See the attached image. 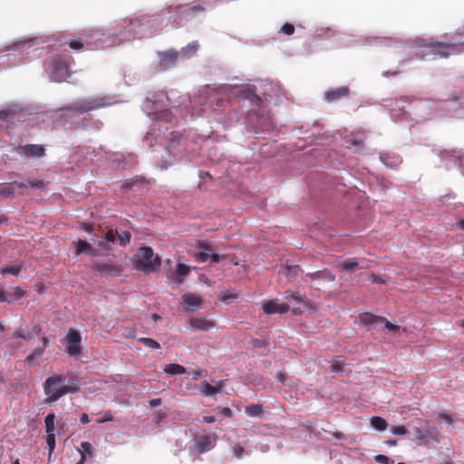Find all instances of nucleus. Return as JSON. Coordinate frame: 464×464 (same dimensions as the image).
<instances>
[{
    "label": "nucleus",
    "mask_w": 464,
    "mask_h": 464,
    "mask_svg": "<svg viewBox=\"0 0 464 464\" xmlns=\"http://www.w3.org/2000/svg\"><path fill=\"white\" fill-rule=\"evenodd\" d=\"M44 391L46 396V403L51 404L57 401L65 394L75 392L76 388L66 385L62 375L54 374L45 380Z\"/></svg>",
    "instance_id": "obj_1"
},
{
    "label": "nucleus",
    "mask_w": 464,
    "mask_h": 464,
    "mask_svg": "<svg viewBox=\"0 0 464 464\" xmlns=\"http://www.w3.org/2000/svg\"><path fill=\"white\" fill-rule=\"evenodd\" d=\"M133 262L135 268L144 272H150L160 266V258L154 255L150 246L139 248L133 257Z\"/></svg>",
    "instance_id": "obj_2"
},
{
    "label": "nucleus",
    "mask_w": 464,
    "mask_h": 464,
    "mask_svg": "<svg viewBox=\"0 0 464 464\" xmlns=\"http://www.w3.org/2000/svg\"><path fill=\"white\" fill-rule=\"evenodd\" d=\"M464 45V41L459 42H430L422 44L424 47V55H434L440 58H447L450 54V50H455L458 46Z\"/></svg>",
    "instance_id": "obj_3"
},
{
    "label": "nucleus",
    "mask_w": 464,
    "mask_h": 464,
    "mask_svg": "<svg viewBox=\"0 0 464 464\" xmlns=\"http://www.w3.org/2000/svg\"><path fill=\"white\" fill-rule=\"evenodd\" d=\"M223 92L229 95H234L242 99L249 100L253 104L260 106L262 103L261 98L256 93V87L253 85H240V86H224L222 87Z\"/></svg>",
    "instance_id": "obj_4"
},
{
    "label": "nucleus",
    "mask_w": 464,
    "mask_h": 464,
    "mask_svg": "<svg viewBox=\"0 0 464 464\" xmlns=\"http://www.w3.org/2000/svg\"><path fill=\"white\" fill-rule=\"evenodd\" d=\"M15 187L18 188H44V183L40 179L29 180L27 182H10L0 185V197L12 198L14 194Z\"/></svg>",
    "instance_id": "obj_5"
},
{
    "label": "nucleus",
    "mask_w": 464,
    "mask_h": 464,
    "mask_svg": "<svg viewBox=\"0 0 464 464\" xmlns=\"http://www.w3.org/2000/svg\"><path fill=\"white\" fill-rule=\"evenodd\" d=\"M70 76L69 63L57 55L53 57L51 79L56 82H62Z\"/></svg>",
    "instance_id": "obj_6"
},
{
    "label": "nucleus",
    "mask_w": 464,
    "mask_h": 464,
    "mask_svg": "<svg viewBox=\"0 0 464 464\" xmlns=\"http://www.w3.org/2000/svg\"><path fill=\"white\" fill-rule=\"evenodd\" d=\"M81 334L78 331L70 328L66 336L65 352L72 357H79L82 354Z\"/></svg>",
    "instance_id": "obj_7"
},
{
    "label": "nucleus",
    "mask_w": 464,
    "mask_h": 464,
    "mask_svg": "<svg viewBox=\"0 0 464 464\" xmlns=\"http://www.w3.org/2000/svg\"><path fill=\"white\" fill-rule=\"evenodd\" d=\"M103 106V103L101 100H83L77 101L72 103L70 106L66 108L68 111H72L78 113L88 112L96 109H99Z\"/></svg>",
    "instance_id": "obj_8"
},
{
    "label": "nucleus",
    "mask_w": 464,
    "mask_h": 464,
    "mask_svg": "<svg viewBox=\"0 0 464 464\" xmlns=\"http://www.w3.org/2000/svg\"><path fill=\"white\" fill-rule=\"evenodd\" d=\"M168 11L169 14H175V21L179 19L177 22L178 24L180 23L183 17L188 16L194 13L197 12H202L204 11V7L201 5H177V6H170L168 8Z\"/></svg>",
    "instance_id": "obj_9"
},
{
    "label": "nucleus",
    "mask_w": 464,
    "mask_h": 464,
    "mask_svg": "<svg viewBox=\"0 0 464 464\" xmlns=\"http://www.w3.org/2000/svg\"><path fill=\"white\" fill-rule=\"evenodd\" d=\"M15 152L21 156L41 158L45 154V149L39 144L19 145L15 148Z\"/></svg>",
    "instance_id": "obj_10"
},
{
    "label": "nucleus",
    "mask_w": 464,
    "mask_h": 464,
    "mask_svg": "<svg viewBox=\"0 0 464 464\" xmlns=\"http://www.w3.org/2000/svg\"><path fill=\"white\" fill-rule=\"evenodd\" d=\"M183 306L186 310H196L202 305L203 300L199 295L197 294H185L181 297Z\"/></svg>",
    "instance_id": "obj_11"
},
{
    "label": "nucleus",
    "mask_w": 464,
    "mask_h": 464,
    "mask_svg": "<svg viewBox=\"0 0 464 464\" xmlns=\"http://www.w3.org/2000/svg\"><path fill=\"white\" fill-rule=\"evenodd\" d=\"M350 89L347 86H342L335 89H331L325 92L324 99L328 102H334L349 95Z\"/></svg>",
    "instance_id": "obj_12"
},
{
    "label": "nucleus",
    "mask_w": 464,
    "mask_h": 464,
    "mask_svg": "<svg viewBox=\"0 0 464 464\" xmlns=\"http://www.w3.org/2000/svg\"><path fill=\"white\" fill-rule=\"evenodd\" d=\"M188 324L194 331H209L215 326V323L208 318L191 317L188 319Z\"/></svg>",
    "instance_id": "obj_13"
},
{
    "label": "nucleus",
    "mask_w": 464,
    "mask_h": 464,
    "mask_svg": "<svg viewBox=\"0 0 464 464\" xmlns=\"http://www.w3.org/2000/svg\"><path fill=\"white\" fill-rule=\"evenodd\" d=\"M262 307L266 314H285L289 310L288 304H278L275 301L264 302Z\"/></svg>",
    "instance_id": "obj_14"
},
{
    "label": "nucleus",
    "mask_w": 464,
    "mask_h": 464,
    "mask_svg": "<svg viewBox=\"0 0 464 464\" xmlns=\"http://www.w3.org/2000/svg\"><path fill=\"white\" fill-rule=\"evenodd\" d=\"M150 103L154 104V102L150 100V98L147 97V99H146V110H147L149 115H154V117L156 119H159V120H164L166 121H172V117L173 116H172L170 111L163 110V111H156L153 110V108L150 105Z\"/></svg>",
    "instance_id": "obj_15"
},
{
    "label": "nucleus",
    "mask_w": 464,
    "mask_h": 464,
    "mask_svg": "<svg viewBox=\"0 0 464 464\" xmlns=\"http://www.w3.org/2000/svg\"><path fill=\"white\" fill-rule=\"evenodd\" d=\"M92 268L102 275L110 276H119L121 272V269L119 266L105 263L96 264L92 266Z\"/></svg>",
    "instance_id": "obj_16"
},
{
    "label": "nucleus",
    "mask_w": 464,
    "mask_h": 464,
    "mask_svg": "<svg viewBox=\"0 0 464 464\" xmlns=\"http://www.w3.org/2000/svg\"><path fill=\"white\" fill-rule=\"evenodd\" d=\"M24 291L20 287H15L13 292H5L0 289V303H14L23 297Z\"/></svg>",
    "instance_id": "obj_17"
},
{
    "label": "nucleus",
    "mask_w": 464,
    "mask_h": 464,
    "mask_svg": "<svg viewBox=\"0 0 464 464\" xmlns=\"http://www.w3.org/2000/svg\"><path fill=\"white\" fill-rule=\"evenodd\" d=\"M196 450L199 453H204L214 446V440L208 435L199 436L196 440Z\"/></svg>",
    "instance_id": "obj_18"
},
{
    "label": "nucleus",
    "mask_w": 464,
    "mask_h": 464,
    "mask_svg": "<svg viewBox=\"0 0 464 464\" xmlns=\"http://www.w3.org/2000/svg\"><path fill=\"white\" fill-rule=\"evenodd\" d=\"M178 53L168 51L160 54V65L162 69H168L176 63Z\"/></svg>",
    "instance_id": "obj_19"
},
{
    "label": "nucleus",
    "mask_w": 464,
    "mask_h": 464,
    "mask_svg": "<svg viewBox=\"0 0 464 464\" xmlns=\"http://www.w3.org/2000/svg\"><path fill=\"white\" fill-rule=\"evenodd\" d=\"M306 276L313 280L322 279L328 282H334L335 280L334 274L328 268H324L315 272L307 273Z\"/></svg>",
    "instance_id": "obj_20"
},
{
    "label": "nucleus",
    "mask_w": 464,
    "mask_h": 464,
    "mask_svg": "<svg viewBox=\"0 0 464 464\" xmlns=\"http://www.w3.org/2000/svg\"><path fill=\"white\" fill-rule=\"evenodd\" d=\"M434 428H428L426 430H422L420 428L415 427L413 429L414 435L416 437V441L419 445L422 444L426 440L432 438Z\"/></svg>",
    "instance_id": "obj_21"
},
{
    "label": "nucleus",
    "mask_w": 464,
    "mask_h": 464,
    "mask_svg": "<svg viewBox=\"0 0 464 464\" xmlns=\"http://www.w3.org/2000/svg\"><path fill=\"white\" fill-rule=\"evenodd\" d=\"M338 268L343 271H354L360 267L357 258H348L343 262H340L336 266Z\"/></svg>",
    "instance_id": "obj_22"
},
{
    "label": "nucleus",
    "mask_w": 464,
    "mask_h": 464,
    "mask_svg": "<svg viewBox=\"0 0 464 464\" xmlns=\"http://www.w3.org/2000/svg\"><path fill=\"white\" fill-rule=\"evenodd\" d=\"M222 382H220L217 386H212L208 382H204L201 384L200 392L205 395L212 396L219 392L222 390Z\"/></svg>",
    "instance_id": "obj_23"
},
{
    "label": "nucleus",
    "mask_w": 464,
    "mask_h": 464,
    "mask_svg": "<svg viewBox=\"0 0 464 464\" xmlns=\"http://www.w3.org/2000/svg\"><path fill=\"white\" fill-rule=\"evenodd\" d=\"M81 448H82V450L80 451L81 459L76 464H84V462L87 459V456L90 458H92L93 456L92 446L90 442H88V441L82 442Z\"/></svg>",
    "instance_id": "obj_24"
},
{
    "label": "nucleus",
    "mask_w": 464,
    "mask_h": 464,
    "mask_svg": "<svg viewBox=\"0 0 464 464\" xmlns=\"http://www.w3.org/2000/svg\"><path fill=\"white\" fill-rule=\"evenodd\" d=\"M359 318L360 322L365 325L381 323L382 320H384V317L374 315L371 313H362L360 314Z\"/></svg>",
    "instance_id": "obj_25"
},
{
    "label": "nucleus",
    "mask_w": 464,
    "mask_h": 464,
    "mask_svg": "<svg viewBox=\"0 0 464 464\" xmlns=\"http://www.w3.org/2000/svg\"><path fill=\"white\" fill-rule=\"evenodd\" d=\"M44 353V347H36L34 350L28 354L24 359L25 365L31 366L34 361L42 358Z\"/></svg>",
    "instance_id": "obj_26"
},
{
    "label": "nucleus",
    "mask_w": 464,
    "mask_h": 464,
    "mask_svg": "<svg viewBox=\"0 0 464 464\" xmlns=\"http://www.w3.org/2000/svg\"><path fill=\"white\" fill-rule=\"evenodd\" d=\"M370 423L373 429L379 431L385 430L388 427L387 421L379 416L372 417L370 420Z\"/></svg>",
    "instance_id": "obj_27"
},
{
    "label": "nucleus",
    "mask_w": 464,
    "mask_h": 464,
    "mask_svg": "<svg viewBox=\"0 0 464 464\" xmlns=\"http://www.w3.org/2000/svg\"><path fill=\"white\" fill-rule=\"evenodd\" d=\"M164 372L169 375L183 374L186 372V368L178 363L167 364Z\"/></svg>",
    "instance_id": "obj_28"
},
{
    "label": "nucleus",
    "mask_w": 464,
    "mask_h": 464,
    "mask_svg": "<svg viewBox=\"0 0 464 464\" xmlns=\"http://www.w3.org/2000/svg\"><path fill=\"white\" fill-rule=\"evenodd\" d=\"M83 252H88L90 255H92V256L95 255V251L92 247L91 244H89L85 240L80 239V240H78V242L76 244V254L79 255Z\"/></svg>",
    "instance_id": "obj_29"
},
{
    "label": "nucleus",
    "mask_w": 464,
    "mask_h": 464,
    "mask_svg": "<svg viewBox=\"0 0 464 464\" xmlns=\"http://www.w3.org/2000/svg\"><path fill=\"white\" fill-rule=\"evenodd\" d=\"M245 412L249 417H260L263 414L261 404H251L245 408Z\"/></svg>",
    "instance_id": "obj_30"
},
{
    "label": "nucleus",
    "mask_w": 464,
    "mask_h": 464,
    "mask_svg": "<svg viewBox=\"0 0 464 464\" xmlns=\"http://www.w3.org/2000/svg\"><path fill=\"white\" fill-rule=\"evenodd\" d=\"M116 231L114 232L112 229H109L105 233L104 240H101L98 242V246L102 248L108 249L107 244L113 243L116 240Z\"/></svg>",
    "instance_id": "obj_31"
},
{
    "label": "nucleus",
    "mask_w": 464,
    "mask_h": 464,
    "mask_svg": "<svg viewBox=\"0 0 464 464\" xmlns=\"http://www.w3.org/2000/svg\"><path fill=\"white\" fill-rule=\"evenodd\" d=\"M117 239L121 246H126L130 242L131 234L127 230H116Z\"/></svg>",
    "instance_id": "obj_32"
},
{
    "label": "nucleus",
    "mask_w": 464,
    "mask_h": 464,
    "mask_svg": "<svg viewBox=\"0 0 464 464\" xmlns=\"http://www.w3.org/2000/svg\"><path fill=\"white\" fill-rule=\"evenodd\" d=\"M54 420L55 416L53 413H49L46 415L44 419L45 428H46V433L48 434H54L55 426H54Z\"/></svg>",
    "instance_id": "obj_33"
},
{
    "label": "nucleus",
    "mask_w": 464,
    "mask_h": 464,
    "mask_svg": "<svg viewBox=\"0 0 464 464\" xmlns=\"http://www.w3.org/2000/svg\"><path fill=\"white\" fill-rule=\"evenodd\" d=\"M237 297L238 295L234 290H227L221 295L219 300L226 304H229L233 300H236Z\"/></svg>",
    "instance_id": "obj_34"
},
{
    "label": "nucleus",
    "mask_w": 464,
    "mask_h": 464,
    "mask_svg": "<svg viewBox=\"0 0 464 464\" xmlns=\"http://www.w3.org/2000/svg\"><path fill=\"white\" fill-rule=\"evenodd\" d=\"M190 269L188 266L184 265V264H178L177 266V269H176V274H177V276H178V280L179 282L182 281V278L188 275Z\"/></svg>",
    "instance_id": "obj_35"
},
{
    "label": "nucleus",
    "mask_w": 464,
    "mask_h": 464,
    "mask_svg": "<svg viewBox=\"0 0 464 464\" xmlns=\"http://www.w3.org/2000/svg\"><path fill=\"white\" fill-rule=\"evenodd\" d=\"M138 341L142 343L145 346L151 348V349H160V343L151 338L141 337V338H139Z\"/></svg>",
    "instance_id": "obj_36"
},
{
    "label": "nucleus",
    "mask_w": 464,
    "mask_h": 464,
    "mask_svg": "<svg viewBox=\"0 0 464 464\" xmlns=\"http://www.w3.org/2000/svg\"><path fill=\"white\" fill-rule=\"evenodd\" d=\"M140 26H141V24L139 21H130L126 25L123 26L124 32L121 34H132L136 31V28Z\"/></svg>",
    "instance_id": "obj_37"
},
{
    "label": "nucleus",
    "mask_w": 464,
    "mask_h": 464,
    "mask_svg": "<svg viewBox=\"0 0 464 464\" xmlns=\"http://www.w3.org/2000/svg\"><path fill=\"white\" fill-rule=\"evenodd\" d=\"M86 42L82 41V39H72L70 40L67 44L68 46L72 50H81L84 47Z\"/></svg>",
    "instance_id": "obj_38"
},
{
    "label": "nucleus",
    "mask_w": 464,
    "mask_h": 464,
    "mask_svg": "<svg viewBox=\"0 0 464 464\" xmlns=\"http://www.w3.org/2000/svg\"><path fill=\"white\" fill-rule=\"evenodd\" d=\"M285 298L287 301L294 300L297 304H302L304 302V297L298 292H286Z\"/></svg>",
    "instance_id": "obj_39"
},
{
    "label": "nucleus",
    "mask_w": 464,
    "mask_h": 464,
    "mask_svg": "<svg viewBox=\"0 0 464 464\" xmlns=\"http://www.w3.org/2000/svg\"><path fill=\"white\" fill-rule=\"evenodd\" d=\"M370 280L374 284L385 285L390 280V278L386 276H379L376 274H371Z\"/></svg>",
    "instance_id": "obj_40"
},
{
    "label": "nucleus",
    "mask_w": 464,
    "mask_h": 464,
    "mask_svg": "<svg viewBox=\"0 0 464 464\" xmlns=\"http://www.w3.org/2000/svg\"><path fill=\"white\" fill-rule=\"evenodd\" d=\"M20 272V266H5L1 268L2 274H12V275H18Z\"/></svg>",
    "instance_id": "obj_41"
},
{
    "label": "nucleus",
    "mask_w": 464,
    "mask_h": 464,
    "mask_svg": "<svg viewBox=\"0 0 464 464\" xmlns=\"http://www.w3.org/2000/svg\"><path fill=\"white\" fill-rule=\"evenodd\" d=\"M13 338H20L28 341L32 339V335L29 333L25 334L22 328H19L14 332Z\"/></svg>",
    "instance_id": "obj_42"
},
{
    "label": "nucleus",
    "mask_w": 464,
    "mask_h": 464,
    "mask_svg": "<svg viewBox=\"0 0 464 464\" xmlns=\"http://www.w3.org/2000/svg\"><path fill=\"white\" fill-rule=\"evenodd\" d=\"M46 443L49 450V456H51L55 449V434L46 435Z\"/></svg>",
    "instance_id": "obj_43"
},
{
    "label": "nucleus",
    "mask_w": 464,
    "mask_h": 464,
    "mask_svg": "<svg viewBox=\"0 0 464 464\" xmlns=\"http://www.w3.org/2000/svg\"><path fill=\"white\" fill-rule=\"evenodd\" d=\"M198 248L201 251H205V252H208V253H212L214 250L212 243L209 241H207V240L200 241L198 243Z\"/></svg>",
    "instance_id": "obj_44"
},
{
    "label": "nucleus",
    "mask_w": 464,
    "mask_h": 464,
    "mask_svg": "<svg viewBox=\"0 0 464 464\" xmlns=\"http://www.w3.org/2000/svg\"><path fill=\"white\" fill-rule=\"evenodd\" d=\"M210 253L199 250L195 254L198 262L204 263L209 259Z\"/></svg>",
    "instance_id": "obj_45"
},
{
    "label": "nucleus",
    "mask_w": 464,
    "mask_h": 464,
    "mask_svg": "<svg viewBox=\"0 0 464 464\" xmlns=\"http://www.w3.org/2000/svg\"><path fill=\"white\" fill-rule=\"evenodd\" d=\"M191 375L194 380H198L203 377H206L208 375V373H207V371H205L201 368H198L197 370H195L191 372Z\"/></svg>",
    "instance_id": "obj_46"
},
{
    "label": "nucleus",
    "mask_w": 464,
    "mask_h": 464,
    "mask_svg": "<svg viewBox=\"0 0 464 464\" xmlns=\"http://www.w3.org/2000/svg\"><path fill=\"white\" fill-rule=\"evenodd\" d=\"M280 32L286 35H292L295 32V27L293 24L286 23L281 27Z\"/></svg>",
    "instance_id": "obj_47"
},
{
    "label": "nucleus",
    "mask_w": 464,
    "mask_h": 464,
    "mask_svg": "<svg viewBox=\"0 0 464 464\" xmlns=\"http://www.w3.org/2000/svg\"><path fill=\"white\" fill-rule=\"evenodd\" d=\"M244 451V448L239 443H237L233 446V454L236 458L241 459Z\"/></svg>",
    "instance_id": "obj_48"
},
{
    "label": "nucleus",
    "mask_w": 464,
    "mask_h": 464,
    "mask_svg": "<svg viewBox=\"0 0 464 464\" xmlns=\"http://www.w3.org/2000/svg\"><path fill=\"white\" fill-rule=\"evenodd\" d=\"M391 431L394 435H405L407 429L404 426H393L391 428Z\"/></svg>",
    "instance_id": "obj_49"
},
{
    "label": "nucleus",
    "mask_w": 464,
    "mask_h": 464,
    "mask_svg": "<svg viewBox=\"0 0 464 464\" xmlns=\"http://www.w3.org/2000/svg\"><path fill=\"white\" fill-rule=\"evenodd\" d=\"M14 114V111L13 110H2L0 111V119L1 120H8L11 116Z\"/></svg>",
    "instance_id": "obj_50"
},
{
    "label": "nucleus",
    "mask_w": 464,
    "mask_h": 464,
    "mask_svg": "<svg viewBox=\"0 0 464 464\" xmlns=\"http://www.w3.org/2000/svg\"><path fill=\"white\" fill-rule=\"evenodd\" d=\"M382 323H384V326L385 328H387L389 331H392V332H397L399 329H400V326L396 325V324H392L391 322H389L387 319L384 318V320H382Z\"/></svg>",
    "instance_id": "obj_51"
},
{
    "label": "nucleus",
    "mask_w": 464,
    "mask_h": 464,
    "mask_svg": "<svg viewBox=\"0 0 464 464\" xmlns=\"http://www.w3.org/2000/svg\"><path fill=\"white\" fill-rule=\"evenodd\" d=\"M112 419H113V416H112L111 412L110 411H107L104 412L102 418L98 420L97 422L103 423V422H107V421H111Z\"/></svg>",
    "instance_id": "obj_52"
},
{
    "label": "nucleus",
    "mask_w": 464,
    "mask_h": 464,
    "mask_svg": "<svg viewBox=\"0 0 464 464\" xmlns=\"http://www.w3.org/2000/svg\"><path fill=\"white\" fill-rule=\"evenodd\" d=\"M342 369H343V363H341L340 362H338L336 360H334L332 362V365H331V371L333 372H339L342 371Z\"/></svg>",
    "instance_id": "obj_53"
},
{
    "label": "nucleus",
    "mask_w": 464,
    "mask_h": 464,
    "mask_svg": "<svg viewBox=\"0 0 464 464\" xmlns=\"http://www.w3.org/2000/svg\"><path fill=\"white\" fill-rule=\"evenodd\" d=\"M374 459L381 464H390L391 462L390 459L387 456L382 454L376 455L374 457Z\"/></svg>",
    "instance_id": "obj_54"
},
{
    "label": "nucleus",
    "mask_w": 464,
    "mask_h": 464,
    "mask_svg": "<svg viewBox=\"0 0 464 464\" xmlns=\"http://www.w3.org/2000/svg\"><path fill=\"white\" fill-rule=\"evenodd\" d=\"M286 269L289 276L297 275L301 270L298 266H286Z\"/></svg>",
    "instance_id": "obj_55"
},
{
    "label": "nucleus",
    "mask_w": 464,
    "mask_h": 464,
    "mask_svg": "<svg viewBox=\"0 0 464 464\" xmlns=\"http://www.w3.org/2000/svg\"><path fill=\"white\" fill-rule=\"evenodd\" d=\"M42 332V327L40 324H34L33 327H32V330L31 332H29V334H31L32 337L33 336H37L41 334Z\"/></svg>",
    "instance_id": "obj_56"
},
{
    "label": "nucleus",
    "mask_w": 464,
    "mask_h": 464,
    "mask_svg": "<svg viewBox=\"0 0 464 464\" xmlns=\"http://www.w3.org/2000/svg\"><path fill=\"white\" fill-rule=\"evenodd\" d=\"M81 228L83 229L84 231H86L87 233H93L94 229H93V226L92 224H88V223H82L81 224Z\"/></svg>",
    "instance_id": "obj_57"
},
{
    "label": "nucleus",
    "mask_w": 464,
    "mask_h": 464,
    "mask_svg": "<svg viewBox=\"0 0 464 464\" xmlns=\"http://www.w3.org/2000/svg\"><path fill=\"white\" fill-rule=\"evenodd\" d=\"M439 418L440 420H445L447 423L449 424H452L453 423V419L450 415L449 414H446V413H439Z\"/></svg>",
    "instance_id": "obj_58"
},
{
    "label": "nucleus",
    "mask_w": 464,
    "mask_h": 464,
    "mask_svg": "<svg viewBox=\"0 0 464 464\" xmlns=\"http://www.w3.org/2000/svg\"><path fill=\"white\" fill-rule=\"evenodd\" d=\"M221 258H223V256L218 254L210 253L209 255V259L212 263H218L221 260Z\"/></svg>",
    "instance_id": "obj_59"
},
{
    "label": "nucleus",
    "mask_w": 464,
    "mask_h": 464,
    "mask_svg": "<svg viewBox=\"0 0 464 464\" xmlns=\"http://www.w3.org/2000/svg\"><path fill=\"white\" fill-rule=\"evenodd\" d=\"M198 44L196 43H192L188 44L187 50L188 52H190L191 53H195L198 50Z\"/></svg>",
    "instance_id": "obj_60"
},
{
    "label": "nucleus",
    "mask_w": 464,
    "mask_h": 464,
    "mask_svg": "<svg viewBox=\"0 0 464 464\" xmlns=\"http://www.w3.org/2000/svg\"><path fill=\"white\" fill-rule=\"evenodd\" d=\"M161 399L160 398H155V399H151L150 401V405L151 407H157V406H160L161 404Z\"/></svg>",
    "instance_id": "obj_61"
},
{
    "label": "nucleus",
    "mask_w": 464,
    "mask_h": 464,
    "mask_svg": "<svg viewBox=\"0 0 464 464\" xmlns=\"http://www.w3.org/2000/svg\"><path fill=\"white\" fill-rule=\"evenodd\" d=\"M221 413L226 417H231L232 416V411L228 407H224L221 409Z\"/></svg>",
    "instance_id": "obj_62"
},
{
    "label": "nucleus",
    "mask_w": 464,
    "mask_h": 464,
    "mask_svg": "<svg viewBox=\"0 0 464 464\" xmlns=\"http://www.w3.org/2000/svg\"><path fill=\"white\" fill-rule=\"evenodd\" d=\"M80 421L83 424H86V423H89L90 422V418L88 416L87 413H82L81 416H80Z\"/></svg>",
    "instance_id": "obj_63"
},
{
    "label": "nucleus",
    "mask_w": 464,
    "mask_h": 464,
    "mask_svg": "<svg viewBox=\"0 0 464 464\" xmlns=\"http://www.w3.org/2000/svg\"><path fill=\"white\" fill-rule=\"evenodd\" d=\"M203 421L206 423H213L216 421V419L214 416H204Z\"/></svg>",
    "instance_id": "obj_64"
}]
</instances>
